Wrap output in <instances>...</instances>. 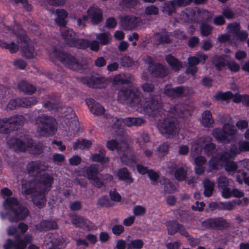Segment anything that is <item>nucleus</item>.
<instances>
[{
  "label": "nucleus",
  "mask_w": 249,
  "mask_h": 249,
  "mask_svg": "<svg viewBox=\"0 0 249 249\" xmlns=\"http://www.w3.org/2000/svg\"><path fill=\"white\" fill-rule=\"evenodd\" d=\"M45 169L40 162L29 163L27 167V173L34 177L28 182L24 179L21 181L22 193L27 198H31L34 204L39 208L45 205L46 193L50 189L53 181V178L48 174L38 175L41 170Z\"/></svg>",
  "instance_id": "1"
},
{
  "label": "nucleus",
  "mask_w": 249,
  "mask_h": 249,
  "mask_svg": "<svg viewBox=\"0 0 249 249\" xmlns=\"http://www.w3.org/2000/svg\"><path fill=\"white\" fill-rule=\"evenodd\" d=\"M118 100L121 103L128 104L138 111L149 115H155L160 111L161 105L155 98L142 99L136 88H122L118 92Z\"/></svg>",
  "instance_id": "2"
},
{
  "label": "nucleus",
  "mask_w": 249,
  "mask_h": 249,
  "mask_svg": "<svg viewBox=\"0 0 249 249\" xmlns=\"http://www.w3.org/2000/svg\"><path fill=\"white\" fill-rule=\"evenodd\" d=\"M4 31L6 32L7 37L10 36L12 38H17L20 42L18 41V44H16L14 42H11L7 43L4 41H0V46L8 50L11 53L17 52L19 49V45L22 48V53L23 55L28 58H33L37 55V53L35 51L34 48L31 43L28 41V39L25 35V32L18 25L14 26L13 29L7 27H5Z\"/></svg>",
  "instance_id": "3"
},
{
  "label": "nucleus",
  "mask_w": 249,
  "mask_h": 249,
  "mask_svg": "<svg viewBox=\"0 0 249 249\" xmlns=\"http://www.w3.org/2000/svg\"><path fill=\"white\" fill-rule=\"evenodd\" d=\"M3 211L0 212L2 219L7 218L10 222H17L25 219L29 215L28 209L19 205L18 199L9 197L3 203Z\"/></svg>",
  "instance_id": "4"
},
{
  "label": "nucleus",
  "mask_w": 249,
  "mask_h": 249,
  "mask_svg": "<svg viewBox=\"0 0 249 249\" xmlns=\"http://www.w3.org/2000/svg\"><path fill=\"white\" fill-rule=\"evenodd\" d=\"M119 139L111 140L107 142V147L110 150L116 149L121 161L125 164L132 166L136 163V158L134 152L128 147L125 142H118Z\"/></svg>",
  "instance_id": "5"
},
{
  "label": "nucleus",
  "mask_w": 249,
  "mask_h": 249,
  "mask_svg": "<svg viewBox=\"0 0 249 249\" xmlns=\"http://www.w3.org/2000/svg\"><path fill=\"white\" fill-rule=\"evenodd\" d=\"M76 174L78 177L86 176L91 183L97 187H101L104 183L113 179V177L111 175L102 176L100 175L96 164L91 165L88 168H82Z\"/></svg>",
  "instance_id": "6"
},
{
  "label": "nucleus",
  "mask_w": 249,
  "mask_h": 249,
  "mask_svg": "<svg viewBox=\"0 0 249 249\" xmlns=\"http://www.w3.org/2000/svg\"><path fill=\"white\" fill-rule=\"evenodd\" d=\"M229 152L222 153L221 155H213L209 162V169L211 171L213 170L218 169L222 167L225 164V170L229 173H233L237 168L236 164L232 161H229V159L232 158L228 157Z\"/></svg>",
  "instance_id": "7"
},
{
  "label": "nucleus",
  "mask_w": 249,
  "mask_h": 249,
  "mask_svg": "<svg viewBox=\"0 0 249 249\" xmlns=\"http://www.w3.org/2000/svg\"><path fill=\"white\" fill-rule=\"evenodd\" d=\"M7 143L10 148L16 151L28 150L32 154H39L42 150L38 145H33L32 140L29 139L23 140L22 138L18 139L13 138L9 139Z\"/></svg>",
  "instance_id": "8"
},
{
  "label": "nucleus",
  "mask_w": 249,
  "mask_h": 249,
  "mask_svg": "<svg viewBox=\"0 0 249 249\" xmlns=\"http://www.w3.org/2000/svg\"><path fill=\"white\" fill-rule=\"evenodd\" d=\"M36 125L40 136L52 135L56 130L55 120L45 115L39 116L36 118Z\"/></svg>",
  "instance_id": "9"
},
{
  "label": "nucleus",
  "mask_w": 249,
  "mask_h": 249,
  "mask_svg": "<svg viewBox=\"0 0 249 249\" xmlns=\"http://www.w3.org/2000/svg\"><path fill=\"white\" fill-rule=\"evenodd\" d=\"M236 130L233 122L226 124L223 126V130L215 128L212 131V135L217 141L227 143L234 138Z\"/></svg>",
  "instance_id": "10"
},
{
  "label": "nucleus",
  "mask_w": 249,
  "mask_h": 249,
  "mask_svg": "<svg viewBox=\"0 0 249 249\" xmlns=\"http://www.w3.org/2000/svg\"><path fill=\"white\" fill-rule=\"evenodd\" d=\"M56 15L55 21L60 27L61 36L67 43L72 36H75V35L71 29L66 26V18L68 17L67 12L63 9H57L56 10Z\"/></svg>",
  "instance_id": "11"
},
{
  "label": "nucleus",
  "mask_w": 249,
  "mask_h": 249,
  "mask_svg": "<svg viewBox=\"0 0 249 249\" xmlns=\"http://www.w3.org/2000/svg\"><path fill=\"white\" fill-rule=\"evenodd\" d=\"M52 54L71 70L79 71L84 69L79 61L74 56L60 51H54Z\"/></svg>",
  "instance_id": "12"
},
{
  "label": "nucleus",
  "mask_w": 249,
  "mask_h": 249,
  "mask_svg": "<svg viewBox=\"0 0 249 249\" xmlns=\"http://www.w3.org/2000/svg\"><path fill=\"white\" fill-rule=\"evenodd\" d=\"M212 139L210 137H203L194 142L192 146L191 155L195 157L196 154L204 148V151L208 155L212 154L214 151L215 145L211 142Z\"/></svg>",
  "instance_id": "13"
},
{
  "label": "nucleus",
  "mask_w": 249,
  "mask_h": 249,
  "mask_svg": "<svg viewBox=\"0 0 249 249\" xmlns=\"http://www.w3.org/2000/svg\"><path fill=\"white\" fill-rule=\"evenodd\" d=\"M25 121L23 116L17 115L10 119L0 120V133H4L8 129L14 130L22 125Z\"/></svg>",
  "instance_id": "14"
},
{
  "label": "nucleus",
  "mask_w": 249,
  "mask_h": 249,
  "mask_svg": "<svg viewBox=\"0 0 249 249\" xmlns=\"http://www.w3.org/2000/svg\"><path fill=\"white\" fill-rule=\"evenodd\" d=\"M197 18V21L208 20L211 18L212 15L208 11L206 10H198L197 12L193 10L187 9L186 11L182 12L180 18L181 20L188 21L190 19L195 20V17Z\"/></svg>",
  "instance_id": "15"
},
{
  "label": "nucleus",
  "mask_w": 249,
  "mask_h": 249,
  "mask_svg": "<svg viewBox=\"0 0 249 249\" xmlns=\"http://www.w3.org/2000/svg\"><path fill=\"white\" fill-rule=\"evenodd\" d=\"M69 46L75 47L79 49H86L89 47L93 51H97L99 49V42L93 40L89 42L88 40L83 39H77L74 36L69 39L67 42Z\"/></svg>",
  "instance_id": "16"
},
{
  "label": "nucleus",
  "mask_w": 249,
  "mask_h": 249,
  "mask_svg": "<svg viewBox=\"0 0 249 249\" xmlns=\"http://www.w3.org/2000/svg\"><path fill=\"white\" fill-rule=\"evenodd\" d=\"M229 57L228 55L218 56L215 55L213 58V63L216 68L220 70L222 68L228 65L229 70L233 72L238 71L240 69L239 65L234 61L229 62Z\"/></svg>",
  "instance_id": "17"
},
{
  "label": "nucleus",
  "mask_w": 249,
  "mask_h": 249,
  "mask_svg": "<svg viewBox=\"0 0 249 249\" xmlns=\"http://www.w3.org/2000/svg\"><path fill=\"white\" fill-rule=\"evenodd\" d=\"M158 127L160 133L167 137L174 135L178 131L175 123L170 119H166L159 122Z\"/></svg>",
  "instance_id": "18"
},
{
  "label": "nucleus",
  "mask_w": 249,
  "mask_h": 249,
  "mask_svg": "<svg viewBox=\"0 0 249 249\" xmlns=\"http://www.w3.org/2000/svg\"><path fill=\"white\" fill-rule=\"evenodd\" d=\"M207 58V56L201 53H197L196 56L189 57L188 59V66L186 69V72L194 74L197 71L196 65L199 63H204Z\"/></svg>",
  "instance_id": "19"
},
{
  "label": "nucleus",
  "mask_w": 249,
  "mask_h": 249,
  "mask_svg": "<svg viewBox=\"0 0 249 249\" xmlns=\"http://www.w3.org/2000/svg\"><path fill=\"white\" fill-rule=\"evenodd\" d=\"M144 61L145 63L149 65L148 71L152 75L163 77L167 75L168 72L166 69L162 65L153 63L150 57L146 56Z\"/></svg>",
  "instance_id": "20"
},
{
  "label": "nucleus",
  "mask_w": 249,
  "mask_h": 249,
  "mask_svg": "<svg viewBox=\"0 0 249 249\" xmlns=\"http://www.w3.org/2000/svg\"><path fill=\"white\" fill-rule=\"evenodd\" d=\"M32 237L30 234H27L21 239L19 237H17L15 242L11 240H8L3 247L4 249H10L14 248L15 249H24L27 243H30L32 240Z\"/></svg>",
  "instance_id": "21"
},
{
  "label": "nucleus",
  "mask_w": 249,
  "mask_h": 249,
  "mask_svg": "<svg viewBox=\"0 0 249 249\" xmlns=\"http://www.w3.org/2000/svg\"><path fill=\"white\" fill-rule=\"evenodd\" d=\"M214 99L217 101H227L230 99L233 98V101L236 103L241 102L243 99L249 104V96H241L239 94H235L233 96V94L230 91H227L224 93L218 92L214 96Z\"/></svg>",
  "instance_id": "22"
},
{
  "label": "nucleus",
  "mask_w": 249,
  "mask_h": 249,
  "mask_svg": "<svg viewBox=\"0 0 249 249\" xmlns=\"http://www.w3.org/2000/svg\"><path fill=\"white\" fill-rule=\"evenodd\" d=\"M228 29L232 34L233 40L235 41L236 45L238 40L242 41L246 39L248 36V34L246 31H240V25L239 24L234 23L229 25Z\"/></svg>",
  "instance_id": "23"
},
{
  "label": "nucleus",
  "mask_w": 249,
  "mask_h": 249,
  "mask_svg": "<svg viewBox=\"0 0 249 249\" xmlns=\"http://www.w3.org/2000/svg\"><path fill=\"white\" fill-rule=\"evenodd\" d=\"M142 23V20L133 16H124L121 18V25L125 30H132L139 26Z\"/></svg>",
  "instance_id": "24"
},
{
  "label": "nucleus",
  "mask_w": 249,
  "mask_h": 249,
  "mask_svg": "<svg viewBox=\"0 0 249 249\" xmlns=\"http://www.w3.org/2000/svg\"><path fill=\"white\" fill-rule=\"evenodd\" d=\"M188 3V0H171L165 3L162 12L170 15L175 11L176 7L185 6Z\"/></svg>",
  "instance_id": "25"
},
{
  "label": "nucleus",
  "mask_w": 249,
  "mask_h": 249,
  "mask_svg": "<svg viewBox=\"0 0 249 249\" xmlns=\"http://www.w3.org/2000/svg\"><path fill=\"white\" fill-rule=\"evenodd\" d=\"M192 92V89L188 88L178 87L175 89L171 88V86L165 87L164 93L170 97L178 96H187Z\"/></svg>",
  "instance_id": "26"
},
{
  "label": "nucleus",
  "mask_w": 249,
  "mask_h": 249,
  "mask_svg": "<svg viewBox=\"0 0 249 249\" xmlns=\"http://www.w3.org/2000/svg\"><path fill=\"white\" fill-rule=\"evenodd\" d=\"M202 225L205 228H213L218 229L227 227L228 223L222 218L218 217L210 218L202 223Z\"/></svg>",
  "instance_id": "27"
},
{
  "label": "nucleus",
  "mask_w": 249,
  "mask_h": 249,
  "mask_svg": "<svg viewBox=\"0 0 249 249\" xmlns=\"http://www.w3.org/2000/svg\"><path fill=\"white\" fill-rule=\"evenodd\" d=\"M56 235L52 234H49L45 241V244L48 245V249H60L66 246L64 240L63 238L57 240L55 238Z\"/></svg>",
  "instance_id": "28"
},
{
  "label": "nucleus",
  "mask_w": 249,
  "mask_h": 249,
  "mask_svg": "<svg viewBox=\"0 0 249 249\" xmlns=\"http://www.w3.org/2000/svg\"><path fill=\"white\" fill-rule=\"evenodd\" d=\"M112 121L114 122V126L115 127L118 126L122 122L128 126H138L143 123V120L140 118H127L123 120L113 118Z\"/></svg>",
  "instance_id": "29"
},
{
  "label": "nucleus",
  "mask_w": 249,
  "mask_h": 249,
  "mask_svg": "<svg viewBox=\"0 0 249 249\" xmlns=\"http://www.w3.org/2000/svg\"><path fill=\"white\" fill-rule=\"evenodd\" d=\"M249 151V142L247 141H241L239 142V148H237L234 145H231L230 149L228 152V157L229 158H233L241 152H246Z\"/></svg>",
  "instance_id": "30"
},
{
  "label": "nucleus",
  "mask_w": 249,
  "mask_h": 249,
  "mask_svg": "<svg viewBox=\"0 0 249 249\" xmlns=\"http://www.w3.org/2000/svg\"><path fill=\"white\" fill-rule=\"evenodd\" d=\"M169 234L172 235L178 231L182 235L187 237L188 233L181 225H179L176 221H169L166 224Z\"/></svg>",
  "instance_id": "31"
},
{
  "label": "nucleus",
  "mask_w": 249,
  "mask_h": 249,
  "mask_svg": "<svg viewBox=\"0 0 249 249\" xmlns=\"http://www.w3.org/2000/svg\"><path fill=\"white\" fill-rule=\"evenodd\" d=\"M86 102L90 111L94 115L99 116L104 113V107L98 103L95 102L93 99H88Z\"/></svg>",
  "instance_id": "32"
},
{
  "label": "nucleus",
  "mask_w": 249,
  "mask_h": 249,
  "mask_svg": "<svg viewBox=\"0 0 249 249\" xmlns=\"http://www.w3.org/2000/svg\"><path fill=\"white\" fill-rule=\"evenodd\" d=\"M71 222L75 226L84 229L89 230L93 228L92 224L90 221L78 215H73L71 218Z\"/></svg>",
  "instance_id": "33"
},
{
  "label": "nucleus",
  "mask_w": 249,
  "mask_h": 249,
  "mask_svg": "<svg viewBox=\"0 0 249 249\" xmlns=\"http://www.w3.org/2000/svg\"><path fill=\"white\" fill-rule=\"evenodd\" d=\"M89 17L94 23H97L102 19V13L101 9L97 6L90 7L88 10Z\"/></svg>",
  "instance_id": "34"
},
{
  "label": "nucleus",
  "mask_w": 249,
  "mask_h": 249,
  "mask_svg": "<svg viewBox=\"0 0 249 249\" xmlns=\"http://www.w3.org/2000/svg\"><path fill=\"white\" fill-rule=\"evenodd\" d=\"M206 160L205 158L202 156L197 157L195 159V172L197 175L202 174L204 171V165L205 164Z\"/></svg>",
  "instance_id": "35"
},
{
  "label": "nucleus",
  "mask_w": 249,
  "mask_h": 249,
  "mask_svg": "<svg viewBox=\"0 0 249 249\" xmlns=\"http://www.w3.org/2000/svg\"><path fill=\"white\" fill-rule=\"evenodd\" d=\"M117 176L119 179L122 180L127 183L133 182V179L127 169L123 168L119 170Z\"/></svg>",
  "instance_id": "36"
},
{
  "label": "nucleus",
  "mask_w": 249,
  "mask_h": 249,
  "mask_svg": "<svg viewBox=\"0 0 249 249\" xmlns=\"http://www.w3.org/2000/svg\"><path fill=\"white\" fill-rule=\"evenodd\" d=\"M99 152V154H95L91 156V160L93 161L100 162L102 164L107 163L109 161V159L105 157V150L100 148Z\"/></svg>",
  "instance_id": "37"
},
{
  "label": "nucleus",
  "mask_w": 249,
  "mask_h": 249,
  "mask_svg": "<svg viewBox=\"0 0 249 249\" xmlns=\"http://www.w3.org/2000/svg\"><path fill=\"white\" fill-rule=\"evenodd\" d=\"M18 88L20 90L27 94H32L35 90V87L25 81H21L18 84Z\"/></svg>",
  "instance_id": "38"
},
{
  "label": "nucleus",
  "mask_w": 249,
  "mask_h": 249,
  "mask_svg": "<svg viewBox=\"0 0 249 249\" xmlns=\"http://www.w3.org/2000/svg\"><path fill=\"white\" fill-rule=\"evenodd\" d=\"M57 228V224L53 221H42L36 226V229L39 231H46L47 230L54 229Z\"/></svg>",
  "instance_id": "39"
},
{
  "label": "nucleus",
  "mask_w": 249,
  "mask_h": 249,
  "mask_svg": "<svg viewBox=\"0 0 249 249\" xmlns=\"http://www.w3.org/2000/svg\"><path fill=\"white\" fill-rule=\"evenodd\" d=\"M201 122L205 127H210L214 122L211 113L208 110L205 111L202 114Z\"/></svg>",
  "instance_id": "40"
},
{
  "label": "nucleus",
  "mask_w": 249,
  "mask_h": 249,
  "mask_svg": "<svg viewBox=\"0 0 249 249\" xmlns=\"http://www.w3.org/2000/svg\"><path fill=\"white\" fill-rule=\"evenodd\" d=\"M96 38L102 45H106L110 43L112 40V36L108 32H104L96 35Z\"/></svg>",
  "instance_id": "41"
},
{
  "label": "nucleus",
  "mask_w": 249,
  "mask_h": 249,
  "mask_svg": "<svg viewBox=\"0 0 249 249\" xmlns=\"http://www.w3.org/2000/svg\"><path fill=\"white\" fill-rule=\"evenodd\" d=\"M166 59L169 65L175 71H178L182 67L181 63L171 55H167Z\"/></svg>",
  "instance_id": "42"
},
{
  "label": "nucleus",
  "mask_w": 249,
  "mask_h": 249,
  "mask_svg": "<svg viewBox=\"0 0 249 249\" xmlns=\"http://www.w3.org/2000/svg\"><path fill=\"white\" fill-rule=\"evenodd\" d=\"M203 185L204 188V195L206 196H211L212 195L214 189V182L208 179H205L204 180Z\"/></svg>",
  "instance_id": "43"
},
{
  "label": "nucleus",
  "mask_w": 249,
  "mask_h": 249,
  "mask_svg": "<svg viewBox=\"0 0 249 249\" xmlns=\"http://www.w3.org/2000/svg\"><path fill=\"white\" fill-rule=\"evenodd\" d=\"M91 141L86 139L78 140L73 145V149L75 150L77 148L81 149L88 148L91 146Z\"/></svg>",
  "instance_id": "44"
},
{
  "label": "nucleus",
  "mask_w": 249,
  "mask_h": 249,
  "mask_svg": "<svg viewBox=\"0 0 249 249\" xmlns=\"http://www.w3.org/2000/svg\"><path fill=\"white\" fill-rule=\"evenodd\" d=\"M125 77L126 76L123 74L116 75L113 78V82L114 84L129 83L131 82L133 79L130 75L128 76L129 79L125 78Z\"/></svg>",
  "instance_id": "45"
},
{
  "label": "nucleus",
  "mask_w": 249,
  "mask_h": 249,
  "mask_svg": "<svg viewBox=\"0 0 249 249\" xmlns=\"http://www.w3.org/2000/svg\"><path fill=\"white\" fill-rule=\"evenodd\" d=\"M94 82L93 86L94 88H103L108 83L109 80L105 77H99L94 79Z\"/></svg>",
  "instance_id": "46"
},
{
  "label": "nucleus",
  "mask_w": 249,
  "mask_h": 249,
  "mask_svg": "<svg viewBox=\"0 0 249 249\" xmlns=\"http://www.w3.org/2000/svg\"><path fill=\"white\" fill-rule=\"evenodd\" d=\"M228 33L227 34L221 35L218 37V41L220 42L229 41L231 45H236L235 41L233 40L232 34L231 33L228 29Z\"/></svg>",
  "instance_id": "47"
},
{
  "label": "nucleus",
  "mask_w": 249,
  "mask_h": 249,
  "mask_svg": "<svg viewBox=\"0 0 249 249\" xmlns=\"http://www.w3.org/2000/svg\"><path fill=\"white\" fill-rule=\"evenodd\" d=\"M36 103V99L33 97L25 98L19 99V107H27L35 105Z\"/></svg>",
  "instance_id": "48"
},
{
  "label": "nucleus",
  "mask_w": 249,
  "mask_h": 249,
  "mask_svg": "<svg viewBox=\"0 0 249 249\" xmlns=\"http://www.w3.org/2000/svg\"><path fill=\"white\" fill-rule=\"evenodd\" d=\"M153 37L157 39V43H168L170 41L169 35L166 33L155 34Z\"/></svg>",
  "instance_id": "49"
},
{
  "label": "nucleus",
  "mask_w": 249,
  "mask_h": 249,
  "mask_svg": "<svg viewBox=\"0 0 249 249\" xmlns=\"http://www.w3.org/2000/svg\"><path fill=\"white\" fill-rule=\"evenodd\" d=\"M143 245V243L140 239H136L132 240L127 244L128 249H141Z\"/></svg>",
  "instance_id": "50"
},
{
  "label": "nucleus",
  "mask_w": 249,
  "mask_h": 249,
  "mask_svg": "<svg viewBox=\"0 0 249 249\" xmlns=\"http://www.w3.org/2000/svg\"><path fill=\"white\" fill-rule=\"evenodd\" d=\"M234 202L229 201L228 202H220V206H219V210H223L227 211H231L235 208Z\"/></svg>",
  "instance_id": "51"
},
{
  "label": "nucleus",
  "mask_w": 249,
  "mask_h": 249,
  "mask_svg": "<svg viewBox=\"0 0 249 249\" xmlns=\"http://www.w3.org/2000/svg\"><path fill=\"white\" fill-rule=\"evenodd\" d=\"M121 63L124 67H131L134 65V62L130 56L124 55L121 59Z\"/></svg>",
  "instance_id": "52"
},
{
  "label": "nucleus",
  "mask_w": 249,
  "mask_h": 249,
  "mask_svg": "<svg viewBox=\"0 0 249 249\" xmlns=\"http://www.w3.org/2000/svg\"><path fill=\"white\" fill-rule=\"evenodd\" d=\"M133 212L135 216L143 215L146 212V209L142 206L137 205L134 207Z\"/></svg>",
  "instance_id": "53"
},
{
  "label": "nucleus",
  "mask_w": 249,
  "mask_h": 249,
  "mask_svg": "<svg viewBox=\"0 0 249 249\" xmlns=\"http://www.w3.org/2000/svg\"><path fill=\"white\" fill-rule=\"evenodd\" d=\"M201 34L203 36H207L210 34L212 27L206 23H202L200 28Z\"/></svg>",
  "instance_id": "54"
},
{
  "label": "nucleus",
  "mask_w": 249,
  "mask_h": 249,
  "mask_svg": "<svg viewBox=\"0 0 249 249\" xmlns=\"http://www.w3.org/2000/svg\"><path fill=\"white\" fill-rule=\"evenodd\" d=\"M186 175V171L182 168L178 169L175 174V178L178 180H183Z\"/></svg>",
  "instance_id": "55"
},
{
  "label": "nucleus",
  "mask_w": 249,
  "mask_h": 249,
  "mask_svg": "<svg viewBox=\"0 0 249 249\" xmlns=\"http://www.w3.org/2000/svg\"><path fill=\"white\" fill-rule=\"evenodd\" d=\"M218 187L220 189L227 187L229 184V181L225 176H221L217 180Z\"/></svg>",
  "instance_id": "56"
},
{
  "label": "nucleus",
  "mask_w": 249,
  "mask_h": 249,
  "mask_svg": "<svg viewBox=\"0 0 249 249\" xmlns=\"http://www.w3.org/2000/svg\"><path fill=\"white\" fill-rule=\"evenodd\" d=\"M148 176L153 184H156L159 178V174L155 171L150 170L148 172Z\"/></svg>",
  "instance_id": "57"
},
{
  "label": "nucleus",
  "mask_w": 249,
  "mask_h": 249,
  "mask_svg": "<svg viewBox=\"0 0 249 249\" xmlns=\"http://www.w3.org/2000/svg\"><path fill=\"white\" fill-rule=\"evenodd\" d=\"M145 14L146 15H157L159 12L157 7L154 5H151L146 7L145 9Z\"/></svg>",
  "instance_id": "58"
},
{
  "label": "nucleus",
  "mask_w": 249,
  "mask_h": 249,
  "mask_svg": "<svg viewBox=\"0 0 249 249\" xmlns=\"http://www.w3.org/2000/svg\"><path fill=\"white\" fill-rule=\"evenodd\" d=\"M66 109L67 110V114H65V117L68 120L72 119V120L71 121V122L75 121L76 119L75 114L72 109L71 107H67Z\"/></svg>",
  "instance_id": "59"
},
{
  "label": "nucleus",
  "mask_w": 249,
  "mask_h": 249,
  "mask_svg": "<svg viewBox=\"0 0 249 249\" xmlns=\"http://www.w3.org/2000/svg\"><path fill=\"white\" fill-rule=\"evenodd\" d=\"M19 99L11 100L7 105V109L9 110H13L15 109L17 107H19Z\"/></svg>",
  "instance_id": "60"
},
{
  "label": "nucleus",
  "mask_w": 249,
  "mask_h": 249,
  "mask_svg": "<svg viewBox=\"0 0 249 249\" xmlns=\"http://www.w3.org/2000/svg\"><path fill=\"white\" fill-rule=\"evenodd\" d=\"M246 174L245 172H242L241 175H238L237 176L236 178L237 181L240 184L242 183L243 181L244 180L245 183L249 185V177L248 178H246Z\"/></svg>",
  "instance_id": "61"
},
{
  "label": "nucleus",
  "mask_w": 249,
  "mask_h": 249,
  "mask_svg": "<svg viewBox=\"0 0 249 249\" xmlns=\"http://www.w3.org/2000/svg\"><path fill=\"white\" fill-rule=\"evenodd\" d=\"M169 146L167 143L161 144L158 149L159 155L160 156H163L166 154L168 152Z\"/></svg>",
  "instance_id": "62"
},
{
  "label": "nucleus",
  "mask_w": 249,
  "mask_h": 249,
  "mask_svg": "<svg viewBox=\"0 0 249 249\" xmlns=\"http://www.w3.org/2000/svg\"><path fill=\"white\" fill-rule=\"evenodd\" d=\"M110 196L112 200L119 202L121 199V196L120 194L116 191H110Z\"/></svg>",
  "instance_id": "63"
},
{
  "label": "nucleus",
  "mask_w": 249,
  "mask_h": 249,
  "mask_svg": "<svg viewBox=\"0 0 249 249\" xmlns=\"http://www.w3.org/2000/svg\"><path fill=\"white\" fill-rule=\"evenodd\" d=\"M124 230V228L122 225H116L113 227L112 228V232L114 234L119 235Z\"/></svg>",
  "instance_id": "64"
}]
</instances>
